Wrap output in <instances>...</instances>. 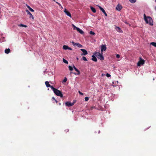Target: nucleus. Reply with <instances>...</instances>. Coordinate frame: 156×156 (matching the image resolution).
<instances>
[{
    "instance_id": "37998d69",
    "label": "nucleus",
    "mask_w": 156,
    "mask_h": 156,
    "mask_svg": "<svg viewBox=\"0 0 156 156\" xmlns=\"http://www.w3.org/2000/svg\"><path fill=\"white\" fill-rule=\"evenodd\" d=\"M76 59L77 60H78V58H76Z\"/></svg>"
},
{
    "instance_id": "c03bdc74",
    "label": "nucleus",
    "mask_w": 156,
    "mask_h": 156,
    "mask_svg": "<svg viewBox=\"0 0 156 156\" xmlns=\"http://www.w3.org/2000/svg\"><path fill=\"white\" fill-rule=\"evenodd\" d=\"M74 74H75V75H76V73H74Z\"/></svg>"
},
{
    "instance_id": "7ed1b4c3",
    "label": "nucleus",
    "mask_w": 156,
    "mask_h": 156,
    "mask_svg": "<svg viewBox=\"0 0 156 156\" xmlns=\"http://www.w3.org/2000/svg\"><path fill=\"white\" fill-rule=\"evenodd\" d=\"M94 54L101 60H104V57L102 55V54H101L100 53L96 51L95 52Z\"/></svg>"
},
{
    "instance_id": "e433bc0d",
    "label": "nucleus",
    "mask_w": 156,
    "mask_h": 156,
    "mask_svg": "<svg viewBox=\"0 0 156 156\" xmlns=\"http://www.w3.org/2000/svg\"><path fill=\"white\" fill-rule=\"evenodd\" d=\"M26 6H27V8L29 9L31 7H30V6H29L28 5L26 4Z\"/></svg>"
},
{
    "instance_id": "a211bd4d",
    "label": "nucleus",
    "mask_w": 156,
    "mask_h": 156,
    "mask_svg": "<svg viewBox=\"0 0 156 156\" xmlns=\"http://www.w3.org/2000/svg\"><path fill=\"white\" fill-rule=\"evenodd\" d=\"M90 8L91 10L93 12L95 13L96 12V10L94 8L92 7H90Z\"/></svg>"
},
{
    "instance_id": "39448f33",
    "label": "nucleus",
    "mask_w": 156,
    "mask_h": 156,
    "mask_svg": "<svg viewBox=\"0 0 156 156\" xmlns=\"http://www.w3.org/2000/svg\"><path fill=\"white\" fill-rule=\"evenodd\" d=\"M75 101L74 100V101L73 102V103H71L70 102L68 101L65 103V105L66 106L69 107L72 106L75 103Z\"/></svg>"
},
{
    "instance_id": "79ce46f5",
    "label": "nucleus",
    "mask_w": 156,
    "mask_h": 156,
    "mask_svg": "<svg viewBox=\"0 0 156 156\" xmlns=\"http://www.w3.org/2000/svg\"><path fill=\"white\" fill-rule=\"evenodd\" d=\"M155 2H156V0H155ZM155 9L156 10V6L155 7Z\"/></svg>"
},
{
    "instance_id": "a18cd8bd",
    "label": "nucleus",
    "mask_w": 156,
    "mask_h": 156,
    "mask_svg": "<svg viewBox=\"0 0 156 156\" xmlns=\"http://www.w3.org/2000/svg\"><path fill=\"white\" fill-rule=\"evenodd\" d=\"M59 105H61V103H59Z\"/></svg>"
},
{
    "instance_id": "20e7f679",
    "label": "nucleus",
    "mask_w": 156,
    "mask_h": 156,
    "mask_svg": "<svg viewBox=\"0 0 156 156\" xmlns=\"http://www.w3.org/2000/svg\"><path fill=\"white\" fill-rule=\"evenodd\" d=\"M144 60L141 57H140L139 58V61L137 62V65L138 66H140L141 65L144 64Z\"/></svg>"
},
{
    "instance_id": "4c0bfd02",
    "label": "nucleus",
    "mask_w": 156,
    "mask_h": 156,
    "mask_svg": "<svg viewBox=\"0 0 156 156\" xmlns=\"http://www.w3.org/2000/svg\"><path fill=\"white\" fill-rule=\"evenodd\" d=\"M77 72V74L80 75V72L79 71H78Z\"/></svg>"
},
{
    "instance_id": "4be33fe9",
    "label": "nucleus",
    "mask_w": 156,
    "mask_h": 156,
    "mask_svg": "<svg viewBox=\"0 0 156 156\" xmlns=\"http://www.w3.org/2000/svg\"><path fill=\"white\" fill-rule=\"evenodd\" d=\"M72 26L73 28V30H75V29H76L77 30V28H78V27H76L75 26L74 24H72Z\"/></svg>"
},
{
    "instance_id": "f704fd0d",
    "label": "nucleus",
    "mask_w": 156,
    "mask_h": 156,
    "mask_svg": "<svg viewBox=\"0 0 156 156\" xmlns=\"http://www.w3.org/2000/svg\"><path fill=\"white\" fill-rule=\"evenodd\" d=\"M120 55L119 54H117L116 55V57L117 58H120Z\"/></svg>"
},
{
    "instance_id": "c85d7f7f",
    "label": "nucleus",
    "mask_w": 156,
    "mask_h": 156,
    "mask_svg": "<svg viewBox=\"0 0 156 156\" xmlns=\"http://www.w3.org/2000/svg\"><path fill=\"white\" fill-rule=\"evenodd\" d=\"M67 81V78L65 77L64 80H63V82H66Z\"/></svg>"
},
{
    "instance_id": "b1692460",
    "label": "nucleus",
    "mask_w": 156,
    "mask_h": 156,
    "mask_svg": "<svg viewBox=\"0 0 156 156\" xmlns=\"http://www.w3.org/2000/svg\"><path fill=\"white\" fill-rule=\"evenodd\" d=\"M63 61L65 63L67 64L68 63L67 61L64 58H63Z\"/></svg>"
},
{
    "instance_id": "58836bf2",
    "label": "nucleus",
    "mask_w": 156,
    "mask_h": 156,
    "mask_svg": "<svg viewBox=\"0 0 156 156\" xmlns=\"http://www.w3.org/2000/svg\"><path fill=\"white\" fill-rule=\"evenodd\" d=\"M124 23H125L126 24H129V23H128V22H127V21H125V22H124Z\"/></svg>"
},
{
    "instance_id": "72a5a7b5",
    "label": "nucleus",
    "mask_w": 156,
    "mask_h": 156,
    "mask_svg": "<svg viewBox=\"0 0 156 156\" xmlns=\"http://www.w3.org/2000/svg\"><path fill=\"white\" fill-rule=\"evenodd\" d=\"M106 76L107 77H109L111 76V75L108 73H107L106 74Z\"/></svg>"
},
{
    "instance_id": "f03ea898",
    "label": "nucleus",
    "mask_w": 156,
    "mask_h": 156,
    "mask_svg": "<svg viewBox=\"0 0 156 156\" xmlns=\"http://www.w3.org/2000/svg\"><path fill=\"white\" fill-rule=\"evenodd\" d=\"M52 90H53L54 93L57 96H59L61 98H62L63 97L61 91L58 90L54 87Z\"/></svg>"
},
{
    "instance_id": "393cba45",
    "label": "nucleus",
    "mask_w": 156,
    "mask_h": 156,
    "mask_svg": "<svg viewBox=\"0 0 156 156\" xmlns=\"http://www.w3.org/2000/svg\"><path fill=\"white\" fill-rule=\"evenodd\" d=\"M129 1L132 3H134L136 1V0H129Z\"/></svg>"
},
{
    "instance_id": "c756f323",
    "label": "nucleus",
    "mask_w": 156,
    "mask_h": 156,
    "mask_svg": "<svg viewBox=\"0 0 156 156\" xmlns=\"http://www.w3.org/2000/svg\"><path fill=\"white\" fill-rule=\"evenodd\" d=\"M56 2L59 6H60L61 8L62 9H63V7L58 2Z\"/></svg>"
},
{
    "instance_id": "bb28decb",
    "label": "nucleus",
    "mask_w": 156,
    "mask_h": 156,
    "mask_svg": "<svg viewBox=\"0 0 156 156\" xmlns=\"http://www.w3.org/2000/svg\"><path fill=\"white\" fill-rule=\"evenodd\" d=\"M82 59L85 61H87V59L86 58V57L84 56H83L82 57Z\"/></svg>"
},
{
    "instance_id": "f8f14e48",
    "label": "nucleus",
    "mask_w": 156,
    "mask_h": 156,
    "mask_svg": "<svg viewBox=\"0 0 156 156\" xmlns=\"http://www.w3.org/2000/svg\"><path fill=\"white\" fill-rule=\"evenodd\" d=\"M63 48L64 50L69 49L71 50H72L71 48L69 47L68 46L64 45L63 46Z\"/></svg>"
},
{
    "instance_id": "0eeeda50",
    "label": "nucleus",
    "mask_w": 156,
    "mask_h": 156,
    "mask_svg": "<svg viewBox=\"0 0 156 156\" xmlns=\"http://www.w3.org/2000/svg\"><path fill=\"white\" fill-rule=\"evenodd\" d=\"M27 14L30 15L29 18L30 19H32L33 20L34 19V17L32 14L27 9H26V10Z\"/></svg>"
},
{
    "instance_id": "dca6fc26",
    "label": "nucleus",
    "mask_w": 156,
    "mask_h": 156,
    "mask_svg": "<svg viewBox=\"0 0 156 156\" xmlns=\"http://www.w3.org/2000/svg\"><path fill=\"white\" fill-rule=\"evenodd\" d=\"M10 49L8 48L6 49L5 51V52L6 54H8L10 52Z\"/></svg>"
},
{
    "instance_id": "423d86ee",
    "label": "nucleus",
    "mask_w": 156,
    "mask_h": 156,
    "mask_svg": "<svg viewBox=\"0 0 156 156\" xmlns=\"http://www.w3.org/2000/svg\"><path fill=\"white\" fill-rule=\"evenodd\" d=\"M106 49V45L105 44H102L101 46V54H102V51H105Z\"/></svg>"
},
{
    "instance_id": "412c9836",
    "label": "nucleus",
    "mask_w": 156,
    "mask_h": 156,
    "mask_svg": "<svg viewBox=\"0 0 156 156\" xmlns=\"http://www.w3.org/2000/svg\"><path fill=\"white\" fill-rule=\"evenodd\" d=\"M72 43L74 46H77L78 43H75L73 41L72 42Z\"/></svg>"
},
{
    "instance_id": "cd10ccee",
    "label": "nucleus",
    "mask_w": 156,
    "mask_h": 156,
    "mask_svg": "<svg viewBox=\"0 0 156 156\" xmlns=\"http://www.w3.org/2000/svg\"><path fill=\"white\" fill-rule=\"evenodd\" d=\"M79 48H82L83 47V46L80 44V43H78V45L77 46Z\"/></svg>"
},
{
    "instance_id": "473e14b6",
    "label": "nucleus",
    "mask_w": 156,
    "mask_h": 156,
    "mask_svg": "<svg viewBox=\"0 0 156 156\" xmlns=\"http://www.w3.org/2000/svg\"><path fill=\"white\" fill-rule=\"evenodd\" d=\"M29 10L31 12H34V10L32 8H30L29 9Z\"/></svg>"
},
{
    "instance_id": "1a4fd4ad",
    "label": "nucleus",
    "mask_w": 156,
    "mask_h": 156,
    "mask_svg": "<svg viewBox=\"0 0 156 156\" xmlns=\"http://www.w3.org/2000/svg\"><path fill=\"white\" fill-rule=\"evenodd\" d=\"M64 12L69 16L71 17V14L70 12L68 11L66 9H65L64 11Z\"/></svg>"
},
{
    "instance_id": "f257e3e1",
    "label": "nucleus",
    "mask_w": 156,
    "mask_h": 156,
    "mask_svg": "<svg viewBox=\"0 0 156 156\" xmlns=\"http://www.w3.org/2000/svg\"><path fill=\"white\" fill-rule=\"evenodd\" d=\"M144 20L147 24H149L151 26H153V21L152 18L150 16H146L145 14H144Z\"/></svg>"
},
{
    "instance_id": "a19ab883",
    "label": "nucleus",
    "mask_w": 156,
    "mask_h": 156,
    "mask_svg": "<svg viewBox=\"0 0 156 156\" xmlns=\"http://www.w3.org/2000/svg\"><path fill=\"white\" fill-rule=\"evenodd\" d=\"M55 102H56V103H58V101H57V100H55Z\"/></svg>"
},
{
    "instance_id": "ddd939ff",
    "label": "nucleus",
    "mask_w": 156,
    "mask_h": 156,
    "mask_svg": "<svg viewBox=\"0 0 156 156\" xmlns=\"http://www.w3.org/2000/svg\"><path fill=\"white\" fill-rule=\"evenodd\" d=\"M76 30H77V31L79 33H80L81 34H83L84 33L83 31L79 28H77Z\"/></svg>"
},
{
    "instance_id": "f3484780",
    "label": "nucleus",
    "mask_w": 156,
    "mask_h": 156,
    "mask_svg": "<svg viewBox=\"0 0 156 156\" xmlns=\"http://www.w3.org/2000/svg\"><path fill=\"white\" fill-rule=\"evenodd\" d=\"M115 29L117 31H118L119 32H121V31H122V30L119 27H116Z\"/></svg>"
},
{
    "instance_id": "6e6552de",
    "label": "nucleus",
    "mask_w": 156,
    "mask_h": 156,
    "mask_svg": "<svg viewBox=\"0 0 156 156\" xmlns=\"http://www.w3.org/2000/svg\"><path fill=\"white\" fill-rule=\"evenodd\" d=\"M80 50L83 52L81 54L82 55H85L87 54L88 53L86 50L83 49H81Z\"/></svg>"
},
{
    "instance_id": "5701e85b",
    "label": "nucleus",
    "mask_w": 156,
    "mask_h": 156,
    "mask_svg": "<svg viewBox=\"0 0 156 156\" xmlns=\"http://www.w3.org/2000/svg\"><path fill=\"white\" fill-rule=\"evenodd\" d=\"M90 34L92 35H95V33L92 31H90Z\"/></svg>"
},
{
    "instance_id": "6ab92c4d",
    "label": "nucleus",
    "mask_w": 156,
    "mask_h": 156,
    "mask_svg": "<svg viewBox=\"0 0 156 156\" xmlns=\"http://www.w3.org/2000/svg\"><path fill=\"white\" fill-rule=\"evenodd\" d=\"M19 27H27V26L26 25H24L22 24H20L18 25Z\"/></svg>"
},
{
    "instance_id": "aec40b11",
    "label": "nucleus",
    "mask_w": 156,
    "mask_h": 156,
    "mask_svg": "<svg viewBox=\"0 0 156 156\" xmlns=\"http://www.w3.org/2000/svg\"><path fill=\"white\" fill-rule=\"evenodd\" d=\"M150 44L155 47H156V42H151V43Z\"/></svg>"
},
{
    "instance_id": "2eb2a0df",
    "label": "nucleus",
    "mask_w": 156,
    "mask_h": 156,
    "mask_svg": "<svg viewBox=\"0 0 156 156\" xmlns=\"http://www.w3.org/2000/svg\"><path fill=\"white\" fill-rule=\"evenodd\" d=\"M122 8V7L121 5H118L116 7V9L118 11H120Z\"/></svg>"
},
{
    "instance_id": "2f4dec72",
    "label": "nucleus",
    "mask_w": 156,
    "mask_h": 156,
    "mask_svg": "<svg viewBox=\"0 0 156 156\" xmlns=\"http://www.w3.org/2000/svg\"><path fill=\"white\" fill-rule=\"evenodd\" d=\"M84 99H85V101H87L89 100V98H88V97H86Z\"/></svg>"
},
{
    "instance_id": "7c9ffc66",
    "label": "nucleus",
    "mask_w": 156,
    "mask_h": 156,
    "mask_svg": "<svg viewBox=\"0 0 156 156\" xmlns=\"http://www.w3.org/2000/svg\"><path fill=\"white\" fill-rule=\"evenodd\" d=\"M73 67L74 69L75 70V71H76V72H77L78 71H79L77 68H76V67L74 66H73Z\"/></svg>"
},
{
    "instance_id": "a878e982",
    "label": "nucleus",
    "mask_w": 156,
    "mask_h": 156,
    "mask_svg": "<svg viewBox=\"0 0 156 156\" xmlns=\"http://www.w3.org/2000/svg\"><path fill=\"white\" fill-rule=\"evenodd\" d=\"M69 70L70 71H72L73 70V67H71V66H69Z\"/></svg>"
},
{
    "instance_id": "4468645a",
    "label": "nucleus",
    "mask_w": 156,
    "mask_h": 156,
    "mask_svg": "<svg viewBox=\"0 0 156 156\" xmlns=\"http://www.w3.org/2000/svg\"><path fill=\"white\" fill-rule=\"evenodd\" d=\"M92 58L91 59L92 60L95 62L97 61V58L94 55H93L92 56Z\"/></svg>"
},
{
    "instance_id": "9b49d317",
    "label": "nucleus",
    "mask_w": 156,
    "mask_h": 156,
    "mask_svg": "<svg viewBox=\"0 0 156 156\" xmlns=\"http://www.w3.org/2000/svg\"><path fill=\"white\" fill-rule=\"evenodd\" d=\"M98 7L100 10H101L102 12L104 13L105 16H107V15L106 12H105V11L104 10V9L100 6H99Z\"/></svg>"
},
{
    "instance_id": "c9c22d12",
    "label": "nucleus",
    "mask_w": 156,
    "mask_h": 156,
    "mask_svg": "<svg viewBox=\"0 0 156 156\" xmlns=\"http://www.w3.org/2000/svg\"><path fill=\"white\" fill-rule=\"evenodd\" d=\"M79 93L81 95H83V94L80 91H78Z\"/></svg>"
},
{
    "instance_id": "9d476101",
    "label": "nucleus",
    "mask_w": 156,
    "mask_h": 156,
    "mask_svg": "<svg viewBox=\"0 0 156 156\" xmlns=\"http://www.w3.org/2000/svg\"><path fill=\"white\" fill-rule=\"evenodd\" d=\"M45 84L47 87H50L52 90L54 88L52 86H51V85L49 84V82L48 81H46L45 82Z\"/></svg>"
},
{
    "instance_id": "ea45409f",
    "label": "nucleus",
    "mask_w": 156,
    "mask_h": 156,
    "mask_svg": "<svg viewBox=\"0 0 156 156\" xmlns=\"http://www.w3.org/2000/svg\"><path fill=\"white\" fill-rule=\"evenodd\" d=\"M52 99H53V100H56V99H55V98H54V97H53L52 98Z\"/></svg>"
}]
</instances>
